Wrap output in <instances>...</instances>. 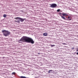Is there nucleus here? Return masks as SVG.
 <instances>
[{
  "label": "nucleus",
  "instance_id": "1",
  "mask_svg": "<svg viewBox=\"0 0 78 78\" xmlns=\"http://www.w3.org/2000/svg\"><path fill=\"white\" fill-rule=\"evenodd\" d=\"M20 42H28V43H31L33 44L34 43V41L32 38L27 37L23 36L19 40Z\"/></svg>",
  "mask_w": 78,
  "mask_h": 78
},
{
  "label": "nucleus",
  "instance_id": "2",
  "mask_svg": "<svg viewBox=\"0 0 78 78\" xmlns=\"http://www.w3.org/2000/svg\"><path fill=\"white\" fill-rule=\"evenodd\" d=\"M2 32L5 36H9L10 34V32L8 30H2Z\"/></svg>",
  "mask_w": 78,
  "mask_h": 78
},
{
  "label": "nucleus",
  "instance_id": "3",
  "mask_svg": "<svg viewBox=\"0 0 78 78\" xmlns=\"http://www.w3.org/2000/svg\"><path fill=\"white\" fill-rule=\"evenodd\" d=\"M14 19H16V20H20L21 22H23L24 21V20H26V19L22 18L20 17H17L14 18Z\"/></svg>",
  "mask_w": 78,
  "mask_h": 78
},
{
  "label": "nucleus",
  "instance_id": "4",
  "mask_svg": "<svg viewBox=\"0 0 78 78\" xmlns=\"http://www.w3.org/2000/svg\"><path fill=\"white\" fill-rule=\"evenodd\" d=\"M57 6V5L56 4H52L51 5V8H56Z\"/></svg>",
  "mask_w": 78,
  "mask_h": 78
},
{
  "label": "nucleus",
  "instance_id": "5",
  "mask_svg": "<svg viewBox=\"0 0 78 78\" xmlns=\"http://www.w3.org/2000/svg\"><path fill=\"white\" fill-rule=\"evenodd\" d=\"M62 15H63V16L64 17H65V16H68V14L66 13H63L62 14Z\"/></svg>",
  "mask_w": 78,
  "mask_h": 78
},
{
  "label": "nucleus",
  "instance_id": "6",
  "mask_svg": "<svg viewBox=\"0 0 78 78\" xmlns=\"http://www.w3.org/2000/svg\"><path fill=\"white\" fill-rule=\"evenodd\" d=\"M47 33H44L43 34V35L44 36H47Z\"/></svg>",
  "mask_w": 78,
  "mask_h": 78
},
{
  "label": "nucleus",
  "instance_id": "7",
  "mask_svg": "<svg viewBox=\"0 0 78 78\" xmlns=\"http://www.w3.org/2000/svg\"><path fill=\"white\" fill-rule=\"evenodd\" d=\"M52 71H53V70H49V71H48V73H51V72H52Z\"/></svg>",
  "mask_w": 78,
  "mask_h": 78
},
{
  "label": "nucleus",
  "instance_id": "8",
  "mask_svg": "<svg viewBox=\"0 0 78 78\" xmlns=\"http://www.w3.org/2000/svg\"><path fill=\"white\" fill-rule=\"evenodd\" d=\"M20 78H27V77H26L25 76H20Z\"/></svg>",
  "mask_w": 78,
  "mask_h": 78
},
{
  "label": "nucleus",
  "instance_id": "9",
  "mask_svg": "<svg viewBox=\"0 0 78 78\" xmlns=\"http://www.w3.org/2000/svg\"><path fill=\"white\" fill-rule=\"evenodd\" d=\"M50 45H51V47H55V45H51V44Z\"/></svg>",
  "mask_w": 78,
  "mask_h": 78
},
{
  "label": "nucleus",
  "instance_id": "10",
  "mask_svg": "<svg viewBox=\"0 0 78 78\" xmlns=\"http://www.w3.org/2000/svg\"><path fill=\"white\" fill-rule=\"evenodd\" d=\"M3 17H6V14H4L3 16Z\"/></svg>",
  "mask_w": 78,
  "mask_h": 78
},
{
  "label": "nucleus",
  "instance_id": "11",
  "mask_svg": "<svg viewBox=\"0 0 78 78\" xmlns=\"http://www.w3.org/2000/svg\"><path fill=\"white\" fill-rule=\"evenodd\" d=\"M61 17L62 19H66V18L63 16H62Z\"/></svg>",
  "mask_w": 78,
  "mask_h": 78
},
{
  "label": "nucleus",
  "instance_id": "12",
  "mask_svg": "<svg viewBox=\"0 0 78 78\" xmlns=\"http://www.w3.org/2000/svg\"><path fill=\"white\" fill-rule=\"evenodd\" d=\"M12 75H15L16 74V73L15 72H13L12 73Z\"/></svg>",
  "mask_w": 78,
  "mask_h": 78
},
{
  "label": "nucleus",
  "instance_id": "13",
  "mask_svg": "<svg viewBox=\"0 0 78 78\" xmlns=\"http://www.w3.org/2000/svg\"><path fill=\"white\" fill-rule=\"evenodd\" d=\"M57 12H59L60 11V9H58L57 10Z\"/></svg>",
  "mask_w": 78,
  "mask_h": 78
},
{
  "label": "nucleus",
  "instance_id": "14",
  "mask_svg": "<svg viewBox=\"0 0 78 78\" xmlns=\"http://www.w3.org/2000/svg\"><path fill=\"white\" fill-rule=\"evenodd\" d=\"M17 23H20V21H19V20H17Z\"/></svg>",
  "mask_w": 78,
  "mask_h": 78
},
{
  "label": "nucleus",
  "instance_id": "15",
  "mask_svg": "<svg viewBox=\"0 0 78 78\" xmlns=\"http://www.w3.org/2000/svg\"><path fill=\"white\" fill-rule=\"evenodd\" d=\"M62 44H63V45H66V43H62Z\"/></svg>",
  "mask_w": 78,
  "mask_h": 78
},
{
  "label": "nucleus",
  "instance_id": "16",
  "mask_svg": "<svg viewBox=\"0 0 78 78\" xmlns=\"http://www.w3.org/2000/svg\"><path fill=\"white\" fill-rule=\"evenodd\" d=\"M74 48H71L72 50H74Z\"/></svg>",
  "mask_w": 78,
  "mask_h": 78
},
{
  "label": "nucleus",
  "instance_id": "17",
  "mask_svg": "<svg viewBox=\"0 0 78 78\" xmlns=\"http://www.w3.org/2000/svg\"><path fill=\"white\" fill-rule=\"evenodd\" d=\"M69 18H70V16H68V19H69Z\"/></svg>",
  "mask_w": 78,
  "mask_h": 78
},
{
  "label": "nucleus",
  "instance_id": "18",
  "mask_svg": "<svg viewBox=\"0 0 78 78\" xmlns=\"http://www.w3.org/2000/svg\"><path fill=\"white\" fill-rule=\"evenodd\" d=\"M76 51H78V49L76 50Z\"/></svg>",
  "mask_w": 78,
  "mask_h": 78
},
{
  "label": "nucleus",
  "instance_id": "19",
  "mask_svg": "<svg viewBox=\"0 0 78 78\" xmlns=\"http://www.w3.org/2000/svg\"><path fill=\"white\" fill-rule=\"evenodd\" d=\"M15 22H17V21H16V20H15Z\"/></svg>",
  "mask_w": 78,
  "mask_h": 78
},
{
  "label": "nucleus",
  "instance_id": "20",
  "mask_svg": "<svg viewBox=\"0 0 78 78\" xmlns=\"http://www.w3.org/2000/svg\"><path fill=\"white\" fill-rule=\"evenodd\" d=\"M76 54H77V55H78V52H77Z\"/></svg>",
  "mask_w": 78,
  "mask_h": 78
},
{
  "label": "nucleus",
  "instance_id": "21",
  "mask_svg": "<svg viewBox=\"0 0 78 78\" xmlns=\"http://www.w3.org/2000/svg\"><path fill=\"white\" fill-rule=\"evenodd\" d=\"M38 55H39V54H40V53H38Z\"/></svg>",
  "mask_w": 78,
  "mask_h": 78
},
{
  "label": "nucleus",
  "instance_id": "22",
  "mask_svg": "<svg viewBox=\"0 0 78 78\" xmlns=\"http://www.w3.org/2000/svg\"><path fill=\"white\" fill-rule=\"evenodd\" d=\"M71 20V19H70V20Z\"/></svg>",
  "mask_w": 78,
  "mask_h": 78
},
{
  "label": "nucleus",
  "instance_id": "23",
  "mask_svg": "<svg viewBox=\"0 0 78 78\" xmlns=\"http://www.w3.org/2000/svg\"><path fill=\"white\" fill-rule=\"evenodd\" d=\"M60 14H61V13H60Z\"/></svg>",
  "mask_w": 78,
  "mask_h": 78
}]
</instances>
